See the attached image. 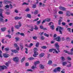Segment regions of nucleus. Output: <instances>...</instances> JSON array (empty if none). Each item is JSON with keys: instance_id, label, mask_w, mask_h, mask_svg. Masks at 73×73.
<instances>
[{"instance_id": "obj_35", "label": "nucleus", "mask_w": 73, "mask_h": 73, "mask_svg": "<svg viewBox=\"0 0 73 73\" xmlns=\"http://www.w3.org/2000/svg\"><path fill=\"white\" fill-rule=\"evenodd\" d=\"M5 37H8L9 38H11L12 37L11 36L9 35H7Z\"/></svg>"}, {"instance_id": "obj_19", "label": "nucleus", "mask_w": 73, "mask_h": 73, "mask_svg": "<svg viewBox=\"0 0 73 73\" xmlns=\"http://www.w3.org/2000/svg\"><path fill=\"white\" fill-rule=\"evenodd\" d=\"M35 28H34V29L35 30H36V31H37V30H38V27H37V25H34Z\"/></svg>"}, {"instance_id": "obj_27", "label": "nucleus", "mask_w": 73, "mask_h": 73, "mask_svg": "<svg viewBox=\"0 0 73 73\" xmlns=\"http://www.w3.org/2000/svg\"><path fill=\"white\" fill-rule=\"evenodd\" d=\"M0 17V22H4V19L2 18H2V17Z\"/></svg>"}, {"instance_id": "obj_23", "label": "nucleus", "mask_w": 73, "mask_h": 73, "mask_svg": "<svg viewBox=\"0 0 73 73\" xmlns=\"http://www.w3.org/2000/svg\"><path fill=\"white\" fill-rule=\"evenodd\" d=\"M34 29V27H33V26H32L31 27V29H29V30L30 31H31V32H33V31Z\"/></svg>"}, {"instance_id": "obj_38", "label": "nucleus", "mask_w": 73, "mask_h": 73, "mask_svg": "<svg viewBox=\"0 0 73 73\" xmlns=\"http://www.w3.org/2000/svg\"><path fill=\"white\" fill-rule=\"evenodd\" d=\"M33 6L32 8H33L34 9H35V8H36V7H37V6H36V4H33Z\"/></svg>"}, {"instance_id": "obj_11", "label": "nucleus", "mask_w": 73, "mask_h": 73, "mask_svg": "<svg viewBox=\"0 0 73 73\" xmlns=\"http://www.w3.org/2000/svg\"><path fill=\"white\" fill-rule=\"evenodd\" d=\"M22 19V17H19L16 16L15 17V20H20V19Z\"/></svg>"}, {"instance_id": "obj_14", "label": "nucleus", "mask_w": 73, "mask_h": 73, "mask_svg": "<svg viewBox=\"0 0 73 73\" xmlns=\"http://www.w3.org/2000/svg\"><path fill=\"white\" fill-rule=\"evenodd\" d=\"M38 13V10H36L34 12V14L35 15Z\"/></svg>"}, {"instance_id": "obj_15", "label": "nucleus", "mask_w": 73, "mask_h": 73, "mask_svg": "<svg viewBox=\"0 0 73 73\" xmlns=\"http://www.w3.org/2000/svg\"><path fill=\"white\" fill-rule=\"evenodd\" d=\"M40 64V61L38 60L37 61H36L35 63H34V65H35V66H36V65L37 64Z\"/></svg>"}, {"instance_id": "obj_10", "label": "nucleus", "mask_w": 73, "mask_h": 73, "mask_svg": "<svg viewBox=\"0 0 73 73\" xmlns=\"http://www.w3.org/2000/svg\"><path fill=\"white\" fill-rule=\"evenodd\" d=\"M4 4H9V3H11V1L8 0L4 1Z\"/></svg>"}, {"instance_id": "obj_44", "label": "nucleus", "mask_w": 73, "mask_h": 73, "mask_svg": "<svg viewBox=\"0 0 73 73\" xmlns=\"http://www.w3.org/2000/svg\"><path fill=\"white\" fill-rule=\"evenodd\" d=\"M61 60H62V61H65V58L63 56H62L61 57Z\"/></svg>"}, {"instance_id": "obj_21", "label": "nucleus", "mask_w": 73, "mask_h": 73, "mask_svg": "<svg viewBox=\"0 0 73 73\" xmlns=\"http://www.w3.org/2000/svg\"><path fill=\"white\" fill-rule=\"evenodd\" d=\"M63 66H65L66 64H67V62H63L62 63Z\"/></svg>"}, {"instance_id": "obj_33", "label": "nucleus", "mask_w": 73, "mask_h": 73, "mask_svg": "<svg viewBox=\"0 0 73 73\" xmlns=\"http://www.w3.org/2000/svg\"><path fill=\"white\" fill-rule=\"evenodd\" d=\"M54 50V49L53 48H52L49 50V52H53V50Z\"/></svg>"}, {"instance_id": "obj_20", "label": "nucleus", "mask_w": 73, "mask_h": 73, "mask_svg": "<svg viewBox=\"0 0 73 73\" xmlns=\"http://www.w3.org/2000/svg\"><path fill=\"white\" fill-rule=\"evenodd\" d=\"M56 68L57 71L58 72H60V71H61V70H60V69H61V68H60V67H58L57 68Z\"/></svg>"}, {"instance_id": "obj_22", "label": "nucleus", "mask_w": 73, "mask_h": 73, "mask_svg": "<svg viewBox=\"0 0 73 73\" xmlns=\"http://www.w3.org/2000/svg\"><path fill=\"white\" fill-rule=\"evenodd\" d=\"M70 15V12H69V11H67L66 13L67 16L69 17Z\"/></svg>"}, {"instance_id": "obj_42", "label": "nucleus", "mask_w": 73, "mask_h": 73, "mask_svg": "<svg viewBox=\"0 0 73 73\" xmlns=\"http://www.w3.org/2000/svg\"><path fill=\"white\" fill-rule=\"evenodd\" d=\"M58 13L60 15H62L63 14V12H62V11H59L58 12Z\"/></svg>"}, {"instance_id": "obj_59", "label": "nucleus", "mask_w": 73, "mask_h": 73, "mask_svg": "<svg viewBox=\"0 0 73 73\" xmlns=\"http://www.w3.org/2000/svg\"><path fill=\"white\" fill-rule=\"evenodd\" d=\"M16 48V49L17 50H20V47H19V46H18Z\"/></svg>"}, {"instance_id": "obj_49", "label": "nucleus", "mask_w": 73, "mask_h": 73, "mask_svg": "<svg viewBox=\"0 0 73 73\" xmlns=\"http://www.w3.org/2000/svg\"><path fill=\"white\" fill-rule=\"evenodd\" d=\"M66 41H69L70 40V38L68 37L66 38Z\"/></svg>"}, {"instance_id": "obj_4", "label": "nucleus", "mask_w": 73, "mask_h": 73, "mask_svg": "<svg viewBox=\"0 0 73 73\" xmlns=\"http://www.w3.org/2000/svg\"><path fill=\"white\" fill-rule=\"evenodd\" d=\"M4 69H7V67L5 66H0V71L2 70V69L4 70Z\"/></svg>"}, {"instance_id": "obj_54", "label": "nucleus", "mask_w": 73, "mask_h": 73, "mask_svg": "<svg viewBox=\"0 0 73 73\" xmlns=\"http://www.w3.org/2000/svg\"><path fill=\"white\" fill-rule=\"evenodd\" d=\"M67 30L69 31V32H71V28H68L67 29Z\"/></svg>"}, {"instance_id": "obj_53", "label": "nucleus", "mask_w": 73, "mask_h": 73, "mask_svg": "<svg viewBox=\"0 0 73 73\" xmlns=\"http://www.w3.org/2000/svg\"><path fill=\"white\" fill-rule=\"evenodd\" d=\"M62 24L63 26H65V25H66V23H65V22H62Z\"/></svg>"}, {"instance_id": "obj_13", "label": "nucleus", "mask_w": 73, "mask_h": 73, "mask_svg": "<svg viewBox=\"0 0 73 73\" xmlns=\"http://www.w3.org/2000/svg\"><path fill=\"white\" fill-rule=\"evenodd\" d=\"M59 31H63L64 30V27H62L60 26H58Z\"/></svg>"}, {"instance_id": "obj_45", "label": "nucleus", "mask_w": 73, "mask_h": 73, "mask_svg": "<svg viewBox=\"0 0 73 73\" xmlns=\"http://www.w3.org/2000/svg\"><path fill=\"white\" fill-rule=\"evenodd\" d=\"M50 28L51 29H52V30H53V29H54V26H53V25L52 26H50Z\"/></svg>"}, {"instance_id": "obj_2", "label": "nucleus", "mask_w": 73, "mask_h": 73, "mask_svg": "<svg viewBox=\"0 0 73 73\" xmlns=\"http://www.w3.org/2000/svg\"><path fill=\"white\" fill-rule=\"evenodd\" d=\"M13 60L15 62H19V58L17 57H15L13 58Z\"/></svg>"}, {"instance_id": "obj_36", "label": "nucleus", "mask_w": 73, "mask_h": 73, "mask_svg": "<svg viewBox=\"0 0 73 73\" xmlns=\"http://www.w3.org/2000/svg\"><path fill=\"white\" fill-rule=\"evenodd\" d=\"M46 20V21L47 22H49L50 21V19L49 18L46 19H45Z\"/></svg>"}, {"instance_id": "obj_8", "label": "nucleus", "mask_w": 73, "mask_h": 73, "mask_svg": "<svg viewBox=\"0 0 73 73\" xmlns=\"http://www.w3.org/2000/svg\"><path fill=\"white\" fill-rule=\"evenodd\" d=\"M3 55L5 58H8L9 57V55L6 53H3Z\"/></svg>"}, {"instance_id": "obj_62", "label": "nucleus", "mask_w": 73, "mask_h": 73, "mask_svg": "<svg viewBox=\"0 0 73 73\" xmlns=\"http://www.w3.org/2000/svg\"><path fill=\"white\" fill-rule=\"evenodd\" d=\"M73 23H68V25H69V26H72V25H73Z\"/></svg>"}, {"instance_id": "obj_28", "label": "nucleus", "mask_w": 73, "mask_h": 73, "mask_svg": "<svg viewBox=\"0 0 73 73\" xmlns=\"http://www.w3.org/2000/svg\"><path fill=\"white\" fill-rule=\"evenodd\" d=\"M3 2L2 1H0V8L3 7Z\"/></svg>"}, {"instance_id": "obj_17", "label": "nucleus", "mask_w": 73, "mask_h": 73, "mask_svg": "<svg viewBox=\"0 0 73 73\" xmlns=\"http://www.w3.org/2000/svg\"><path fill=\"white\" fill-rule=\"evenodd\" d=\"M24 48V46H23V45L22 43H20V48H21V49L22 50Z\"/></svg>"}, {"instance_id": "obj_57", "label": "nucleus", "mask_w": 73, "mask_h": 73, "mask_svg": "<svg viewBox=\"0 0 73 73\" xmlns=\"http://www.w3.org/2000/svg\"><path fill=\"white\" fill-rule=\"evenodd\" d=\"M49 25H53V23H52V22H50L49 23Z\"/></svg>"}, {"instance_id": "obj_6", "label": "nucleus", "mask_w": 73, "mask_h": 73, "mask_svg": "<svg viewBox=\"0 0 73 73\" xmlns=\"http://www.w3.org/2000/svg\"><path fill=\"white\" fill-rule=\"evenodd\" d=\"M59 8L61 11H66V9L64 7L60 6L59 7Z\"/></svg>"}, {"instance_id": "obj_16", "label": "nucleus", "mask_w": 73, "mask_h": 73, "mask_svg": "<svg viewBox=\"0 0 73 73\" xmlns=\"http://www.w3.org/2000/svg\"><path fill=\"white\" fill-rule=\"evenodd\" d=\"M70 51H71V52H69V54H70V55H73V49H72V48L70 50Z\"/></svg>"}, {"instance_id": "obj_9", "label": "nucleus", "mask_w": 73, "mask_h": 73, "mask_svg": "<svg viewBox=\"0 0 73 73\" xmlns=\"http://www.w3.org/2000/svg\"><path fill=\"white\" fill-rule=\"evenodd\" d=\"M55 39L56 41H58V42H60L61 40V38L59 36H58L55 38Z\"/></svg>"}, {"instance_id": "obj_3", "label": "nucleus", "mask_w": 73, "mask_h": 73, "mask_svg": "<svg viewBox=\"0 0 73 73\" xmlns=\"http://www.w3.org/2000/svg\"><path fill=\"white\" fill-rule=\"evenodd\" d=\"M18 24L19 25H16L15 26V28H16V29H19V27H21V26L22 25H21V23L20 22H18Z\"/></svg>"}, {"instance_id": "obj_51", "label": "nucleus", "mask_w": 73, "mask_h": 73, "mask_svg": "<svg viewBox=\"0 0 73 73\" xmlns=\"http://www.w3.org/2000/svg\"><path fill=\"white\" fill-rule=\"evenodd\" d=\"M72 65V64L70 63V64L67 65H66L67 67H70Z\"/></svg>"}, {"instance_id": "obj_43", "label": "nucleus", "mask_w": 73, "mask_h": 73, "mask_svg": "<svg viewBox=\"0 0 73 73\" xmlns=\"http://www.w3.org/2000/svg\"><path fill=\"white\" fill-rule=\"evenodd\" d=\"M15 40H16V41L17 42V41H18L19 40H20V38H19L17 37H16L15 38Z\"/></svg>"}, {"instance_id": "obj_29", "label": "nucleus", "mask_w": 73, "mask_h": 73, "mask_svg": "<svg viewBox=\"0 0 73 73\" xmlns=\"http://www.w3.org/2000/svg\"><path fill=\"white\" fill-rule=\"evenodd\" d=\"M28 60H33L35 59V58L33 57H30L29 58H28Z\"/></svg>"}, {"instance_id": "obj_5", "label": "nucleus", "mask_w": 73, "mask_h": 73, "mask_svg": "<svg viewBox=\"0 0 73 73\" xmlns=\"http://www.w3.org/2000/svg\"><path fill=\"white\" fill-rule=\"evenodd\" d=\"M38 50V49H37V48H34V54H35L36 55V56H37V55L38 54V53L37 52V51Z\"/></svg>"}, {"instance_id": "obj_63", "label": "nucleus", "mask_w": 73, "mask_h": 73, "mask_svg": "<svg viewBox=\"0 0 73 73\" xmlns=\"http://www.w3.org/2000/svg\"><path fill=\"white\" fill-rule=\"evenodd\" d=\"M33 44L32 43H31V44L29 45V48H31L32 46H33Z\"/></svg>"}, {"instance_id": "obj_61", "label": "nucleus", "mask_w": 73, "mask_h": 73, "mask_svg": "<svg viewBox=\"0 0 73 73\" xmlns=\"http://www.w3.org/2000/svg\"><path fill=\"white\" fill-rule=\"evenodd\" d=\"M9 6L10 7V9H12L13 8V6H12V5L11 4H9Z\"/></svg>"}, {"instance_id": "obj_12", "label": "nucleus", "mask_w": 73, "mask_h": 73, "mask_svg": "<svg viewBox=\"0 0 73 73\" xmlns=\"http://www.w3.org/2000/svg\"><path fill=\"white\" fill-rule=\"evenodd\" d=\"M11 51L12 53H19L17 50H11Z\"/></svg>"}, {"instance_id": "obj_47", "label": "nucleus", "mask_w": 73, "mask_h": 73, "mask_svg": "<svg viewBox=\"0 0 73 73\" xmlns=\"http://www.w3.org/2000/svg\"><path fill=\"white\" fill-rule=\"evenodd\" d=\"M33 38L34 40H36V39L37 38V36H34L33 37Z\"/></svg>"}, {"instance_id": "obj_56", "label": "nucleus", "mask_w": 73, "mask_h": 73, "mask_svg": "<svg viewBox=\"0 0 73 73\" xmlns=\"http://www.w3.org/2000/svg\"><path fill=\"white\" fill-rule=\"evenodd\" d=\"M40 28L41 29H44V27H43V26H40Z\"/></svg>"}, {"instance_id": "obj_58", "label": "nucleus", "mask_w": 73, "mask_h": 73, "mask_svg": "<svg viewBox=\"0 0 73 73\" xmlns=\"http://www.w3.org/2000/svg\"><path fill=\"white\" fill-rule=\"evenodd\" d=\"M20 35L22 36H25V35H24V34L23 33H21L20 34Z\"/></svg>"}, {"instance_id": "obj_50", "label": "nucleus", "mask_w": 73, "mask_h": 73, "mask_svg": "<svg viewBox=\"0 0 73 73\" xmlns=\"http://www.w3.org/2000/svg\"><path fill=\"white\" fill-rule=\"evenodd\" d=\"M44 35L45 36H46L47 37H48L49 35L48 34H46V33H45L44 34Z\"/></svg>"}, {"instance_id": "obj_30", "label": "nucleus", "mask_w": 73, "mask_h": 73, "mask_svg": "<svg viewBox=\"0 0 73 73\" xmlns=\"http://www.w3.org/2000/svg\"><path fill=\"white\" fill-rule=\"evenodd\" d=\"M29 5V3H26L25 2H24L22 4V5Z\"/></svg>"}, {"instance_id": "obj_48", "label": "nucleus", "mask_w": 73, "mask_h": 73, "mask_svg": "<svg viewBox=\"0 0 73 73\" xmlns=\"http://www.w3.org/2000/svg\"><path fill=\"white\" fill-rule=\"evenodd\" d=\"M14 12H15L16 13H19V11H18L16 9L15 10Z\"/></svg>"}, {"instance_id": "obj_34", "label": "nucleus", "mask_w": 73, "mask_h": 73, "mask_svg": "<svg viewBox=\"0 0 73 73\" xmlns=\"http://www.w3.org/2000/svg\"><path fill=\"white\" fill-rule=\"evenodd\" d=\"M27 17H28L29 18H30V19H31V14H27Z\"/></svg>"}, {"instance_id": "obj_64", "label": "nucleus", "mask_w": 73, "mask_h": 73, "mask_svg": "<svg viewBox=\"0 0 73 73\" xmlns=\"http://www.w3.org/2000/svg\"><path fill=\"white\" fill-rule=\"evenodd\" d=\"M54 51L56 53H58V51L56 50V49H54Z\"/></svg>"}, {"instance_id": "obj_46", "label": "nucleus", "mask_w": 73, "mask_h": 73, "mask_svg": "<svg viewBox=\"0 0 73 73\" xmlns=\"http://www.w3.org/2000/svg\"><path fill=\"white\" fill-rule=\"evenodd\" d=\"M25 57H24L22 59H21V62H23L24 60H25Z\"/></svg>"}, {"instance_id": "obj_40", "label": "nucleus", "mask_w": 73, "mask_h": 73, "mask_svg": "<svg viewBox=\"0 0 73 73\" xmlns=\"http://www.w3.org/2000/svg\"><path fill=\"white\" fill-rule=\"evenodd\" d=\"M44 54L43 53H41L40 55L39 56L40 57H44Z\"/></svg>"}, {"instance_id": "obj_25", "label": "nucleus", "mask_w": 73, "mask_h": 73, "mask_svg": "<svg viewBox=\"0 0 73 73\" xmlns=\"http://www.w3.org/2000/svg\"><path fill=\"white\" fill-rule=\"evenodd\" d=\"M62 22V20L61 19H60L58 20V24L59 25H61V22Z\"/></svg>"}, {"instance_id": "obj_32", "label": "nucleus", "mask_w": 73, "mask_h": 73, "mask_svg": "<svg viewBox=\"0 0 73 73\" xmlns=\"http://www.w3.org/2000/svg\"><path fill=\"white\" fill-rule=\"evenodd\" d=\"M52 61L51 60H50L48 61V64H49V65H50V64H52Z\"/></svg>"}, {"instance_id": "obj_55", "label": "nucleus", "mask_w": 73, "mask_h": 73, "mask_svg": "<svg viewBox=\"0 0 73 73\" xmlns=\"http://www.w3.org/2000/svg\"><path fill=\"white\" fill-rule=\"evenodd\" d=\"M30 11V9L29 8H27L25 10V11L26 12H29Z\"/></svg>"}, {"instance_id": "obj_24", "label": "nucleus", "mask_w": 73, "mask_h": 73, "mask_svg": "<svg viewBox=\"0 0 73 73\" xmlns=\"http://www.w3.org/2000/svg\"><path fill=\"white\" fill-rule=\"evenodd\" d=\"M35 46L36 48H38L39 46V42H37L36 43Z\"/></svg>"}, {"instance_id": "obj_26", "label": "nucleus", "mask_w": 73, "mask_h": 73, "mask_svg": "<svg viewBox=\"0 0 73 73\" xmlns=\"http://www.w3.org/2000/svg\"><path fill=\"white\" fill-rule=\"evenodd\" d=\"M1 30L2 32H4V31L6 30V28L4 27L3 28H1Z\"/></svg>"}, {"instance_id": "obj_31", "label": "nucleus", "mask_w": 73, "mask_h": 73, "mask_svg": "<svg viewBox=\"0 0 73 73\" xmlns=\"http://www.w3.org/2000/svg\"><path fill=\"white\" fill-rule=\"evenodd\" d=\"M41 48L42 49H46L47 48L46 46H41Z\"/></svg>"}, {"instance_id": "obj_39", "label": "nucleus", "mask_w": 73, "mask_h": 73, "mask_svg": "<svg viewBox=\"0 0 73 73\" xmlns=\"http://www.w3.org/2000/svg\"><path fill=\"white\" fill-rule=\"evenodd\" d=\"M5 51H8L9 50V47H7L5 49Z\"/></svg>"}, {"instance_id": "obj_60", "label": "nucleus", "mask_w": 73, "mask_h": 73, "mask_svg": "<svg viewBox=\"0 0 73 73\" xmlns=\"http://www.w3.org/2000/svg\"><path fill=\"white\" fill-rule=\"evenodd\" d=\"M41 22V20H40L39 21H38L37 23V25H38V24H40V22Z\"/></svg>"}, {"instance_id": "obj_7", "label": "nucleus", "mask_w": 73, "mask_h": 73, "mask_svg": "<svg viewBox=\"0 0 73 73\" xmlns=\"http://www.w3.org/2000/svg\"><path fill=\"white\" fill-rule=\"evenodd\" d=\"M4 11V9H0V12L1 13H0V17H2V18H4L3 16V14H2V11Z\"/></svg>"}, {"instance_id": "obj_41", "label": "nucleus", "mask_w": 73, "mask_h": 73, "mask_svg": "<svg viewBox=\"0 0 73 73\" xmlns=\"http://www.w3.org/2000/svg\"><path fill=\"white\" fill-rule=\"evenodd\" d=\"M67 59L68 61H70V60H72V59H71V58H70L69 56H68L67 58Z\"/></svg>"}, {"instance_id": "obj_37", "label": "nucleus", "mask_w": 73, "mask_h": 73, "mask_svg": "<svg viewBox=\"0 0 73 73\" xmlns=\"http://www.w3.org/2000/svg\"><path fill=\"white\" fill-rule=\"evenodd\" d=\"M67 50H64V52H65L66 53H68V54H69V52L66 51Z\"/></svg>"}, {"instance_id": "obj_18", "label": "nucleus", "mask_w": 73, "mask_h": 73, "mask_svg": "<svg viewBox=\"0 0 73 73\" xmlns=\"http://www.w3.org/2000/svg\"><path fill=\"white\" fill-rule=\"evenodd\" d=\"M39 66L41 68V69H44V66L42 64H40V65Z\"/></svg>"}, {"instance_id": "obj_1", "label": "nucleus", "mask_w": 73, "mask_h": 73, "mask_svg": "<svg viewBox=\"0 0 73 73\" xmlns=\"http://www.w3.org/2000/svg\"><path fill=\"white\" fill-rule=\"evenodd\" d=\"M54 46H55V47L56 48V49L57 50L58 52H60V51L59 50L60 46L58 45V42L56 43Z\"/></svg>"}, {"instance_id": "obj_52", "label": "nucleus", "mask_w": 73, "mask_h": 73, "mask_svg": "<svg viewBox=\"0 0 73 73\" xmlns=\"http://www.w3.org/2000/svg\"><path fill=\"white\" fill-rule=\"evenodd\" d=\"M25 65L26 66H29V62L26 63Z\"/></svg>"}]
</instances>
